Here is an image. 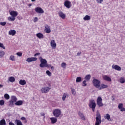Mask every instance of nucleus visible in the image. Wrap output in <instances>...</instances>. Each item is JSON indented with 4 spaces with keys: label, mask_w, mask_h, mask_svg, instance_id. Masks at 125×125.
<instances>
[{
    "label": "nucleus",
    "mask_w": 125,
    "mask_h": 125,
    "mask_svg": "<svg viewBox=\"0 0 125 125\" xmlns=\"http://www.w3.org/2000/svg\"><path fill=\"white\" fill-rule=\"evenodd\" d=\"M50 120L51 122V124H55L57 122V118L56 117H51L50 118Z\"/></svg>",
    "instance_id": "22"
},
{
    "label": "nucleus",
    "mask_w": 125,
    "mask_h": 125,
    "mask_svg": "<svg viewBox=\"0 0 125 125\" xmlns=\"http://www.w3.org/2000/svg\"><path fill=\"white\" fill-rule=\"evenodd\" d=\"M62 68H65V67H66V63L62 62Z\"/></svg>",
    "instance_id": "46"
},
{
    "label": "nucleus",
    "mask_w": 125,
    "mask_h": 125,
    "mask_svg": "<svg viewBox=\"0 0 125 125\" xmlns=\"http://www.w3.org/2000/svg\"><path fill=\"white\" fill-rule=\"evenodd\" d=\"M41 53H37L36 54H35L34 56H38V55H40Z\"/></svg>",
    "instance_id": "51"
},
{
    "label": "nucleus",
    "mask_w": 125,
    "mask_h": 125,
    "mask_svg": "<svg viewBox=\"0 0 125 125\" xmlns=\"http://www.w3.org/2000/svg\"><path fill=\"white\" fill-rule=\"evenodd\" d=\"M90 78H91V76H90V74H88L85 76L84 80L86 81V82H88V81L90 80Z\"/></svg>",
    "instance_id": "28"
},
{
    "label": "nucleus",
    "mask_w": 125,
    "mask_h": 125,
    "mask_svg": "<svg viewBox=\"0 0 125 125\" xmlns=\"http://www.w3.org/2000/svg\"><path fill=\"white\" fill-rule=\"evenodd\" d=\"M0 105H1V106L4 105V101L3 100L0 101Z\"/></svg>",
    "instance_id": "42"
},
{
    "label": "nucleus",
    "mask_w": 125,
    "mask_h": 125,
    "mask_svg": "<svg viewBox=\"0 0 125 125\" xmlns=\"http://www.w3.org/2000/svg\"><path fill=\"white\" fill-rule=\"evenodd\" d=\"M103 79L104 81H106V82H112L111 78L107 75L103 76Z\"/></svg>",
    "instance_id": "14"
},
{
    "label": "nucleus",
    "mask_w": 125,
    "mask_h": 125,
    "mask_svg": "<svg viewBox=\"0 0 125 125\" xmlns=\"http://www.w3.org/2000/svg\"><path fill=\"white\" fill-rule=\"evenodd\" d=\"M112 69H114L116 71H122V68L118 65H112Z\"/></svg>",
    "instance_id": "17"
},
{
    "label": "nucleus",
    "mask_w": 125,
    "mask_h": 125,
    "mask_svg": "<svg viewBox=\"0 0 125 125\" xmlns=\"http://www.w3.org/2000/svg\"><path fill=\"white\" fill-rule=\"evenodd\" d=\"M53 114L54 117L56 118H59L61 116V110L60 109H55L53 111Z\"/></svg>",
    "instance_id": "3"
},
{
    "label": "nucleus",
    "mask_w": 125,
    "mask_h": 125,
    "mask_svg": "<svg viewBox=\"0 0 125 125\" xmlns=\"http://www.w3.org/2000/svg\"><path fill=\"white\" fill-rule=\"evenodd\" d=\"M8 35L10 36H15L16 35V31L15 30H10L8 32Z\"/></svg>",
    "instance_id": "19"
},
{
    "label": "nucleus",
    "mask_w": 125,
    "mask_h": 125,
    "mask_svg": "<svg viewBox=\"0 0 125 125\" xmlns=\"http://www.w3.org/2000/svg\"><path fill=\"white\" fill-rule=\"evenodd\" d=\"M92 83L94 86H95L96 88H99V87H100V84L101 83L100 81L96 79H94Z\"/></svg>",
    "instance_id": "4"
},
{
    "label": "nucleus",
    "mask_w": 125,
    "mask_h": 125,
    "mask_svg": "<svg viewBox=\"0 0 125 125\" xmlns=\"http://www.w3.org/2000/svg\"><path fill=\"white\" fill-rule=\"evenodd\" d=\"M1 87H3V85H1L0 84V88H1Z\"/></svg>",
    "instance_id": "55"
},
{
    "label": "nucleus",
    "mask_w": 125,
    "mask_h": 125,
    "mask_svg": "<svg viewBox=\"0 0 125 125\" xmlns=\"http://www.w3.org/2000/svg\"><path fill=\"white\" fill-rule=\"evenodd\" d=\"M16 54L17 55H18V56H20V57H21V56H22V53L21 52H18Z\"/></svg>",
    "instance_id": "45"
},
{
    "label": "nucleus",
    "mask_w": 125,
    "mask_h": 125,
    "mask_svg": "<svg viewBox=\"0 0 125 125\" xmlns=\"http://www.w3.org/2000/svg\"><path fill=\"white\" fill-rule=\"evenodd\" d=\"M87 84H86V80H84L83 82V86H86Z\"/></svg>",
    "instance_id": "41"
},
{
    "label": "nucleus",
    "mask_w": 125,
    "mask_h": 125,
    "mask_svg": "<svg viewBox=\"0 0 125 125\" xmlns=\"http://www.w3.org/2000/svg\"><path fill=\"white\" fill-rule=\"evenodd\" d=\"M71 92L72 94H76V91L75 90V89H72Z\"/></svg>",
    "instance_id": "47"
},
{
    "label": "nucleus",
    "mask_w": 125,
    "mask_h": 125,
    "mask_svg": "<svg viewBox=\"0 0 125 125\" xmlns=\"http://www.w3.org/2000/svg\"><path fill=\"white\" fill-rule=\"evenodd\" d=\"M68 98L69 97V94L67 93H64L62 97V100L63 101H65V100L66 99V98Z\"/></svg>",
    "instance_id": "24"
},
{
    "label": "nucleus",
    "mask_w": 125,
    "mask_h": 125,
    "mask_svg": "<svg viewBox=\"0 0 125 125\" xmlns=\"http://www.w3.org/2000/svg\"><path fill=\"white\" fill-rule=\"evenodd\" d=\"M46 74L49 76V77H51V72H50V71H49V70H47L46 71Z\"/></svg>",
    "instance_id": "39"
},
{
    "label": "nucleus",
    "mask_w": 125,
    "mask_h": 125,
    "mask_svg": "<svg viewBox=\"0 0 125 125\" xmlns=\"http://www.w3.org/2000/svg\"><path fill=\"white\" fill-rule=\"evenodd\" d=\"M10 60H11V61H15V57L13 55H11L10 57Z\"/></svg>",
    "instance_id": "36"
},
{
    "label": "nucleus",
    "mask_w": 125,
    "mask_h": 125,
    "mask_svg": "<svg viewBox=\"0 0 125 125\" xmlns=\"http://www.w3.org/2000/svg\"><path fill=\"white\" fill-rule=\"evenodd\" d=\"M78 116L80 117L81 120H83V121H85V116H84L83 113H82L81 111L78 112Z\"/></svg>",
    "instance_id": "18"
},
{
    "label": "nucleus",
    "mask_w": 125,
    "mask_h": 125,
    "mask_svg": "<svg viewBox=\"0 0 125 125\" xmlns=\"http://www.w3.org/2000/svg\"><path fill=\"white\" fill-rule=\"evenodd\" d=\"M24 123H25V124H27V119H25V120H24Z\"/></svg>",
    "instance_id": "56"
},
{
    "label": "nucleus",
    "mask_w": 125,
    "mask_h": 125,
    "mask_svg": "<svg viewBox=\"0 0 125 125\" xmlns=\"http://www.w3.org/2000/svg\"><path fill=\"white\" fill-rule=\"evenodd\" d=\"M9 125H15V124L12 122H10L9 123Z\"/></svg>",
    "instance_id": "52"
},
{
    "label": "nucleus",
    "mask_w": 125,
    "mask_h": 125,
    "mask_svg": "<svg viewBox=\"0 0 125 125\" xmlns=\"http://www.w3.org/2000/svg\"><path fill=\"white\" fill-rule=\"evenodd\" d=\"M99 88L100 90H101V89H104V88H108V85L105 84H101Z\"/></svg>",
    "instance_id": "20"
},
{
    "label": "nucleus",
    "mask_w": 125,
    "mask_h": 125,
    "mask_svg": "<svg viewBox=\"0 0 125 125\" xmlns=\"http://www.w3.org/2000/svg\"><path fill=\"white\" fill-rule=\"evenodd\" d=\"M15 124L17 125H23V123L20 120L16 119L15 120Z\"/></svg>",
    "instance_id": "23"
},
{
    "label": "nucleus",
    "mask_w": 125,
    "mask_h": 125,
    "mask_svg": "<svg viewBox=\"0 0 125 125\" xmlns=\"http://www.w3.org/2000/svg\"><path fill=\"white\" fill-rule=\"evenodd\" d=\"M4 97L6 100H8V99L10 98V97L9 96V95H8V94H5L4 95Z\"/></svg>",
    "instance_id": "34"
},
{
    "label": "nucleus",
    "mask_w": 125,
    "mask_h": 125,
    "mask_svg": "<svg viewBox=\"0 0 125 125\" xmlns=\"http://www.w3.org/2000/svg\"><path fill=\"white\" fill-rule=\"evenodd\" d=\"M0 47H1L3 49H5V47L3 45V44L2 43H0Z\"/></svg>",
    "instance_id": "43"
},
{
    "label": "nucleus",
    "mask_w": 125,
    "mask_h": 125,
    "mask_svg": "<svg viewBox=\"0 0 125 125\" xmlns=\"http://www.w3.org/2000/svg\"><path fill=\"white\" fill-rule=\"evenodd\" d=\"M35 11L37 13H39L41 14H42V13H44V11H43V9L40 7H37L35 8Z\"/></svg>",
    "instance_id": "9"
},
{
    "label": "nucleus",
    "mask_w": 125,
    "mask_h": 125,
    "mask_svg": "<svg viewBox=\"0 0 125 125\" xmlns=\"http://www.w3.org/2000/svg\"><path fill=\"white\" fill-rule=\"evenodd\" d=\"M10 15H11V16H12L13 17H15V18H16V16L18 15V13L15 11H11V12H10Z\"/></svg>",
    "instance_id": "16"
},
{
    "label": "nucleus",
    "mask_w": 125,
    "mask_h": 125,
    "mask_svg": "<svg viewBox=\"0 0 125 125\" xmlns=\"http://www.w3.org/2000/svg\"><path fill=\"white\" fill-rule=\"evenodd\" d=\"M31 1H33V2L36 1V0H31Z\"/></svg>",
    "instance_id": "58"
},
{
    "label": "nucleus",
    "mask_w": 125,
    "mask_h": 125,
    "mask_svg": "<svg viewBox=\"0 0 125 125\" xmlns=\"http://www.w3.org/2000/svg\"><path fill=\"white\" fill-rule=\"evenodd\" d=\"M15 105L16 106H21V105H23V101L20 100L17 101V102L15 103Z\"/></svg>",
    "instance_id": "21"
},
{
    "label": "nucleus",
    "mask_w": 125,
    "mask_h": 125,
    "mask_svg": "<svg viewBox=\"0 0 125 125\" xmlns=\"http://www.w3.org/2000/svg\"><path fill=\"white\" fill-rule=\"evenodd\" d=\"M96 116L95 125H100L101 124V115L98 113Z\"/></svg>",
    "instance_id": "7"
},
{
    "label": "nucleus",
    "mask_w": 125,
    "mask_h": 125,
    "mask_svg": "<svg viewBox=\"0 0 125 125\" xmlns=\"http://www.w3.org/2000/svg\"><path fill=\"white\" fill-rule=\"evenodd\" d=\"M41 115L42 117H44V118H45L44 116H45V114L44 113H41Z\"/></svg>",
    "instance_id": "53"
},
{
    "label": "nucleus",
    "mask_w": 125,
    "mask_h": 125,
    "mask_svg": "<svg viewBox=\"0 0 125 125\" xmlns=\"http://www.w3.org/2000/svg\"><path fill=\"white\" fill-rule=\"evenodd\" d=\"M19 83L21 85H25V84H26V81L24 80H21L19 81Z\"/></svg>",
    "instance_id": "29"
},
{
    "label": "nucleus",
    "mask_w": 125,
    "mask_h": 125,
    "mask_svg": "<svg viewBox=\"0 0 125 125\" xmlns=\"http://www.w3.org/2000/svg\"><path fill=\"white\" fill-rule=\"evenodd\" d=\"M50 45L54 49L56 48V42H55V40H52L51 41Z\"/></svg>",
    "instance_id": "15"
},
{
    "label": "nucleus",
    "mask_w": 125,
    "mask_h": 125,
    "mask_svg": "<svg viewBox=\"0 0 125 125\" xmlns=\"http://www.w3.org/2000/svg\"><path fill=\"white\" fill-rule=\"evenodd\" d=\"M8 81H9L10 83H14V82H15V78L13 76L10 77L8 78Z\"/></svg>",
    "instance_id": "27"
},
{
    "label": "nucleus",
    "mask_w": 125,
    "mask_h": 125,
    "mask_svg": "<svg viewBox=\"0 0 125 125\" xmlns=\"http://www.w3.org/2000/svg\"><path fill=\"white\" fill-rule=\"evenodd\" d=\"M44 32L47 34H49V33L51 32V30L50 29V26L46 24L45 26Z\"/></svg>",
    "instance_id": "11"
},
{
    "label": "nucleus",
    "mask_w": 125,
    "mask_h": 125,
    "mask_svg": "<svg viewBox=\"0 0 125 125\" xmlns=\"http://www.w3.org/2000/svg\"><path fill=\"white\" fill-rule=\"evenodd\" d=\"M21 121H25V120H26V118L25 117H21Z\"/></svg>",
    "instance_id": "50"
},
{
    "label": "nucleus",
    "mask_w": 125,
    "mask_h": 125,
    "mask_svg": "<svg viewBox=\"0 0 125 125\" xmlns=\"http://www.w3.org/2000/svg\"><path fill=\"white\" fill-rule=\"evenodd\" d=\"M28 6L30 7H31V6H32V4H29V5H28Z\"/></svg>",
    "instance_id": "57"
},
{
    "label": "nucleus",
    "mask_w": 125,
    "mask_h": 125,
    "mask_svg": "<svg viewBox=\"0 0 125 125\" xmlns=\"http://www.w3.org/2000/svg\"><path fill=\"white\" fill-rule=\"evenodd\" d=\"M58 14L60 17H61V18L62 19H65V18H66V15H65V14H64L62 11H59Z\"/></svg>",
    "instance_id": "13"
},
{
    "label": "nucleus",
    "mask_w": 125,
    "mask_h": 125,
    "mask_svg": "<svg viewBox=\"0 0 125 125\" xmlns=\"http://www.w3.org/2000/svg\"><path fill=\"white\" fill-rule=\"evenodd\" d=\"M36 37H37L38 39H43V34H42V33H39L36 34Z\"/></svg>",
    "instance_id": "26"
},
{
    "label": "nucleus",
    "mask_w": 125,
    "mask_h": 125,
    "mask_svg": "<svg viewBox=\"0 0 125 125\" xmlns=\"http://www.w3.org/2000/svg\"><path fill=\"white\" fill-rule=\"evenodd\" d=\"M11 100L9 101V106H13L17 101V98L15 96H11Z\"/></svg>",
    "instance_id": "5"
},
{
    "label": "nucleus",
    "mask_w": 125,
    "mask_h": 125,
    "mask_svg": "<svg viewBox=\"0 0 125 125\" xmlns=\"http://www.w3.org/2000/svg\"><path fill=\"white\" fill-rule=\"evenodd\" d=\"M82 55V52H79L77 53V56H80Z\"/></svg>",
    "instance_id": "48"
},
{
    "label": "nucleus",
    "mask_w": 125,
    "mask_h": 125,
    "mask_svg": "<svg viewBox=\"0 0 125 125\" xmlns=\"http://www.w3.org/2000/svg\"><path fill=\"white\" fill-rule=\"evenodd\" d=\"M64 5L66 7V8H71V7L72 6V3L68 0H66L64 2Z\"/></svg>",
    "instance_id": "8"
},
{
    "label": "nucleus",
    "mask_w": 125,
    "mask_h": 125,
    "mask_svg": "<svg viewBox=\"0 0 125 125\" xmlns=\"http://www.w3.org/2000/svg\"><path fill=\"white\" fill-rule=\"evenodd\" d=\"M102 98L101 97H98L97 99V105L98 107H103L104 104L103 103Z\"/></svg>",
    "instance_id": "6"
},
{
    "label": "nucleus",
    "mask_w": 125,
    "mask_h": 125,
    "mask_svg": "<svg viewBox=\"0 0 125 125\" xmlns=\"http://www.w3.org/2000/svg\"><path fill=\"white\" fill-rule=\"evenodd\" d=\"M51 69L52 70L54 71V66H51Z\"/></svg>",
    "instance_id": "54"
},
{
    "label": "nucleus",
    "mask_w": 125,
    "mask_h": 125,
    "mask_svg": "<svg viewBox=\"0 0 125 125\" xmlns=\"http://www.w3.org/2000/svg\"><path fill=\"white\" fill-rule=\"evenodd\" d=\"M89 107L93 112H95V108L96 107V103L94 100H90L89 101Z\"/></svg>",
    "instance_id": "2"
},
{
    "label": "nucleus",
    "mask_w": 125,
    "mask_h": 125,
    "mask_svg": "<svg viewBox=\"0 0 125 125\" xmlns=\"http://www.w3.org/2000/svg\"><path fill=\"white\" fill-rule=\"evenodd\" d=\"M83 19L84 21H88L90 19V16H89V15H86L83 18Z\"/></svg>",
    "instance_id": "31"
},
{
    "label": "nucleus",
    "mask_w": 125,
    "mask_h": 125,
    "mask_svg": "<svg viewBox=\"0 0 125 125\" xmlns=\"http://www.w3.org/2000/svg\"><path fill=\"white\" fill-rule=\"evenodd\" d=\"M16 19V18H15L14 17H8V20L9 21H11L12 22H13V21H15Z\"/></svg>",
    "instance_id": "30"
},
{
    "label": "nucleus",
    "mask_w": 125,
    "mask_h": 125,
    "mask_svg": "<svg viewBox=\"0 0 125 125\" xmlns=\"http://www.w3.org/2000/svg\"><path fill=\"white\" fill-rule=\"evenodd\" d=\"M120 83H125V77H121L120 79Z\"/></svg>",
    "instance_id": "33"
},
{
    "label": "nucleus",
    "mask_w": 125,
    "mask_h": 125,
    "mask_svg": "<svg viewBox=\"0 0 125 125\" xmlns=\"http://www.w3.org/2000/svg\"><path fill=\"white\" fill-rule=\"evenodd\" d=\"M37 21H38V18L35 17V18L34 19V22H37Z\"/></svg>",
    "instance_id": "49"
},
{
    "label": "nucleus",
    "mask_w": 125,
    "mask_h": 125,
    "mask_svg": "<svg viewBox=\"0 0 125 125\" xmlns=\"http://www.w3.org/2000/svg\"><path fill=\"white\" fill-rule=\"evenodd\" d=\"M38 60V58H34V57H31V58H28L26 59V62H28L29 63L35 61H37Z\"/></svg>",
    "instance_id": "12"
},
{
    "label": "nucleus",
    "mask_w": 125,
    "mask_h": 125,
    "mask_svg": "<svg viewBox=\"0 0 125 125\" xmlns=\"http://www.w3.org/2000/svg\"><path fill=\"white\" fill-rule=\"evenodd\" d=\"M76 83H80V82H82V77H78L76 78Z\"/></svg>",
    "instance_id": "35"
},
{
    "label": "nucleus",
    "mask_w": 125,
    "mask_h": 125,
    "mask_svg": "<svg viewBox=\"0 0 125 125\" xmlns=\"http://www.w3.org/2000/svg\"><path fill=\"white\" fill-rule=\"evenodd\" d=\"M50 89H51V88L49 87H44L41 89V91L42 93H47V92H49Z\"/></svg>",
    "instance_id": "10"
},
{
    "label": "nucleus",
    "mask_w": 125,
    "mask_h": 125,
    "mask_svg": "<svg viewBox=\"0 0 125 125\" xmlns=\"http://www.w3.org/2000/svg\"><path fill=\"white\" fill-rule=\"evenodd\" d=\"M104 119H106L109 122L112 121V120H111V117L110 116L109 114H106L104 116Z\"/></svg>",
    "instance_id": "25"
},
{
    "label": "nucleus",
    "mask_w": 125,
    "mask_h": 125,
    "mask_svg": "<svg viewBox=\"0 0 125 125\" xmlns=\"http://www.w3.org/2000/svg\"><path fill=\"white\" fill-rule=\"evenodd\" d=\"M0 125H6V122L5 120L2 119L0 121Z\"/></svg>",
    "instance_id": "32"
},
{
    "label": "nucleus",
    "mask_w": 125,
    "mask_h": 125,
    "mask_svg": "<svg viewBox=\"0 0 125 125\" xmlns=\"http://www.w3.org/2000/svg\"><path fill=\"white\" fill-rule=\"evenodd\" d=\"M97 3H102L103 0H96Z\"/></svg>",
    "instance_id": "44"
},
{
    "label": "nucleus",
    "mask_w": 125,
    "mask_h": 125,
    "mask_svg": "<svg viewBox=\"0 0 125 125\" xmlns=\"http://www.w3.org/2000/svg\"><path fill=\"white\" fill-rule=\"evenodd\" d=\"M124 107V104H118V108L121 110Z\"/></svg>",
    "instance_id": "37"
},
{
    "label": "nucleus",
    "mask_w": 125,
    "mask_h": 125,
    "mask_svg": "<svg viewBox=\"0 0 125 125\" xmlns=\"http://www.w3.org/2000/svg\"><path fill=\"white\" fill-rule=\"evenodd\" d=\"M0 25L1 26H5L6 25V22H0Z\"/></svg>",
    "instance_id": "40"
},
{
    "label": "nucleus",
    "mask_w": 125,
    "mask_h": 125,
    "mask_svg": "<svg viewBox=\"0 0 125 125\" xmlns=\"http://www.w3.org/2000/svg\"><path fill=\"white\" fill-rule=\"evenodd\" d=\"M39 60L41 62V64H40V67H41V68H43V67L50 68V67H51V64H47V61L46 60L42 59V57H40L39 58Z\"/></svg>",
    "instance_id": "1"
},
{
    "label": "nucleus",
    "mask_w": 125,
    "mask_h": 125,
    "mask_svg": "<svg viewBox=\"0 0 125 125\" xmlns=\"http://www.w3.org/2000/svg\"><path fill=\"white\" fill-rule=\"evenodd\" d=\"M5 54V53H4V51H2L0 52V57H3V56Z\"/></svg>",
    "instance_id": "38"
}]
</instances>
